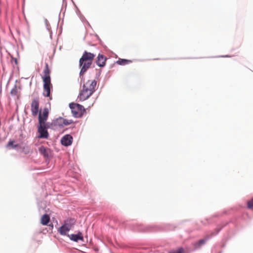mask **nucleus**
<instances>
[{"label": "nucleus", "mask_w": 253, "mask_h": 253, "mask_svg": "<svg viewBox=\"0 0 253 253\" xmlns=\"http://www.w3.org/2000/svg\"><path fill=\"white\" fill-rule=\"evenodd\" d=\"M39 152L44 157L48 156V150L44 146H42L39 148Z\"/></svg>", "instance_id": "15"}, {"label": "nucleus", "mask_w": 253, "mask_h": 253, "mask_svg": "<svg viewBox=\"0 0 253 253\" xmlns=\"http://www.w3.org/2000/svg\"><path fill=\"white\" fill-rule=\"evenodd\" d=\"M207 239H203L199 241L196 244V246L197 248L201 247L202 245H204L206 242Z\"/></svg>", "instance_id": "18"}, {"label": "nucleus", "mask_w": 253, "mask_h": 253, "mask_svg": "<svg viewBox=\"0 0 253 253\" xmlns=\"http://www.w3.org/2000/svg\"><path fill=\"white\" fill-rule=\"evenodd\" d=\"M43 94L45 97H50V88L52 85L50 81H43Z\"/></svg>", "instance_id": "7"}, {"label": "nucleus", "mask_w": 253, "mask_h": 253, "mask_svg": "<svg viewBox=\"0 0 253 253\" xmlns=\"http://www.w3.org/2000/svg\"><path fill=\"white\" fill-rule=\"evenodd\" d=\"M107 58L102 54H99L96 60V64L100 67H103L106 65Z\"/></svg>", "instance_id": "10"}, {"label": "nucleus", "mask_w": 253, "mask_h": 253, "mask_svg": "<svg viewBox=\"0 0 253 253\" xmlns=\"http://www.w3.org/2000/svg\"><path fill=\"white\" fill-rule=\"evenodd\" d=\"M132 62V61L130 60H127L125 59H119V60L117 61V63L120 65H125L126 64H128Z\"/></svg>", "instance_id": "16"}, {"label": "nucleus", "mask_w": 253, "mask_h": 253, "mask_svg": "<svg viewBox=\"0 0 253 253\" xmlns=\"http://www.w3.org/2000/svg\"><path fill=\"white\" fill-rule=\"evenodd\" d=\"M43 76L42 77L43 81H50V70L47 63H45V67L43 71Z\"/></svg>", "instance_id": "8"}, {"label": "nucleus", "mask_w": 253, "mask_h": 253, "mask_svg": "<svg viewBox=\"0 0 253 253\" xmlns=\"http://www.w3.org/2000/svg\"><path fill=\"white\" fill-rule=\"evenodd\" d=\"M75 223V220L73 218H70L67 220L64 224L58 229V232L61 235H67L68 232L73 227Z\"/></svg>", "instance_id": "3"}, {"label": "nucleus", "mask_w": 253, "mask_h": 253, "mask_svg": "<svg viewBox=\"0 0 253 253\" xmlns=\"http://www.w3.org/2000/svg\"><path fill=\"white\" fill-rule=\"evenodd\" d=\"M38 131L40 133L39 138H47L48 137V133L44 126V125H40L38 128Z\"/></svg>", "instance_id": "9"}, {"label": "nucleus", "mask_w": 253, "mask_h": 253, "mask_svg": "<svg viewBox=\"0 0 253 253\" xmlns=\"http://www.w3.org/2000/svg\"><path fill=\"white\" fill-rule=\"evenodd\" d=\"M70 107L73 115L77 118L82 117L85 112L84 106L77 103L70 104Z\"/></svg>", "instance_id": "4"}, {"label": "nucleus", "mask_w": 253, "mask_h": 253, "mask_svg": "<svg viewBox=\"0 0 253 253\" xmlns=\"http://www.w3.org/2000/svg\"><path fill=\"white\" fill-rule=\"evenodd\" d=\"M248 207L249 209L253 208V198L248 202Z\"/></svg>", "instance_id": "20"}, {"label": "nucleus", "mask_w": 253, "mask_h": 253, "mask_svg": "<svg viewBox=\"0 0 253 253\" xmlns=\"http://www.w3.org/2000/svg\"><path fill=\"white\" fill-rule=\"evenodd\" d=\"M70 239L75 242H78L79 240H83V236L82 233L79 232L77 234H71L70 236L68 235Z\"/></svg>", "instance_id": "12"}, {"label": "nucleus", "mask_w": 253, "mask_h": 253, "mask_svg": "<svg viewBox=\"0 0 253 253\" xmlns=\"http://www.w3.org/2000/svg\"><path fill=\"white\" fill-rule=\"evenodd\" d=\"M200 222L202 224L204 225H206L209 224V223L208 219H206V218L204 219L203 220H201V221Z\"/></svg>", "instance_id": "21"}, {"label": "nucleus", "mask_w": 253, "mask_h": 253, "mask_svg": "<svg viewBox=\"0 0 253 253\" xmlns=\"http://www.w3.org/2000/svg\"><path fill=\"white\" fill-rule=\"evenodd\" d=\"M10 94L11 95L15 96L17 94V89L16 86H15L14 88H13L10 91Z\"/></svg>", "instance_id": "19"}, {"label": "nucleus", "mask_w": 253, "mask_h": 253, "mask_svg": "<svg viewBox=\"0 0 253 253\" xmlns=\"http://www.w3.org/2000/svg\"><path fill=\"white\" fill-rule=\"evenodd\" d=\"M31 112L33 116L38 115L39 110V101L38 99H34L32 100L31 105Z\"/></svg>", "instance_id": "6"}, {"label": "nucleus", "mask_w": 253, "mask_h": 253, "mask_svg": "<svg viewBox=\"0 0 253 253\" xmlns=\"http://www.w3.org/2000/svg\"><path fill=\"white\" fill-rule=\"evenodd\" d=\"M50 220V217L48 215L45 214L43 215L42 216L41 219V223L43 225H47V223L49 222Z\"/></svg>", "instance_id": "13"}, {"label": "nucleus", "mask_w": 253, "mask_h": 253, "mask_svg": "<svg viewBox=\"0 0 253 253\" xmlns=\"http://www.w3.org/2000/svg\"><path fill=\"white\" fill-rule=\"evenodd\" d=\"M96 86V81L95 80H89L84 84L82 88L79 92L78 99L80 101L87 99L95 91Z\"/></svg>", "instance_id": "1"}, {"label": "nucleus", "mask_w": 253, "mask_h": 253, "mask_svg": "<svg viewBox=\"0 0 253 253\" xmlns=\"http://www.w3.org/2000/svg\"><path fill=\"white\" fill-rule=\"evenodd\" d=\"M73 141V137L70 134L64 135L61 140V144L65 146H68L72 144Z\"/></svg>", "instance_id": "11"}, {"label": "nucleus", "mask_w": 253, "mask_h": 253, "mask_svg": "<svg viewBox=\"0 0 253 253\" xmlns=\"http://www.w3.org/2000/svg\"><path fill=\"white\" fill-rule=\"evenodd\" d=\"M15 141L14 140H10L8 142V144L6 145L7 148H9L10 147H12V148H15L18 147L17 144H14Z\"/></svg>", "instance_id": "17"}, {"label": "nucleus", "mask_w": 253, "mask_h": 253, "mask_svg": "<svg viewBox=\"0 0 253 253\" xmlns=\"http://www.w3.org/2000/svg\"><path fill=\"white\" fill-rule=\"evenodd\" d=\"M183 253V249H179V250L175 251L170 252L169 253Z\"/></svg>", "instance_id": "22"}, {"label": "nucleus", "mask_w": 253, "mask_h": 253, "mask_svg": "<svg viewBox=\"0 0 253 253\" xmlns=\"http://www.w3.org/2000/svg\"><path fill=\"white\" fill-rule=\"evenodd\" d=\"M48 116V110L45 108L43 109L42 113L40 112L39 114V121L40 125H44Z\"/></svg>", "instance_id": "5"}, {"label": "nucleus", "mask_w": 253, "mask_h": 253, "mask_svg": "<svg viewBox=\"0 0 253 253\" xmlns=\"http://www.w3.org/2000/svg\"><path fill=\"white\" fill-rule=\"evenodd\" d=\"M58 120L62 123V126H67L73 123V121L72 120L60 118Z\"/></svg>", "instance_id": "14"}, {"label": "nucleus", "mask_w": 253, "mask_h": 253, "mask_svg": "<svg viewBox=\"0 0 253 253\" xmlns=\"http://www.w3.org/2000/svg\"><path fill=\"white\" fill-rule=\"evenodd\" d=\"M94 57V54L85 51L80 59L79 64L81 67L80 75V77L82 76V80H83V75L91 66Z\"/></svg>", "instance_id": "2"}]
</instances>
